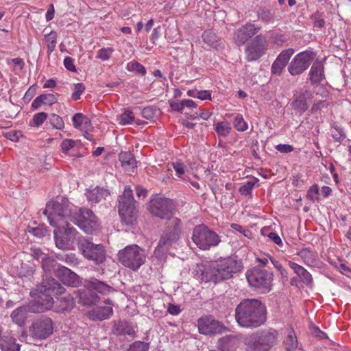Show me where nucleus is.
I'll use <instances>...</instances> for the list:
<instances>
[{
    "instance_id": "obj_1",
    "label": "nucleus",
    "mask_w": 351,
    "mask_h": 351,
    "mask_svg": "<svg viewBox=\"0 0 351 351\" xmlns=\"http://www.w3.org/2000/svg\"><path fill=\"white\" fill-rule=\"evenodd\" d=\"M235 319L243 328L258 327L266 322V307L257 299H243L235 308Z\"/></svg>"
},
{
    "instance_id": "obj_2",
    "label": "nucleus",
    "mask_w": 351,
    "mask_h": 351,
    "mask_svg": "<svg viewBox=\"0 0 351 351\" xmlns=\"http://www.w3.org/2000/svg\"><path fill=\"white\" fill-rule=\"evenodd\" d=\"M65 292V289L58 280L53 278H47L45 280V311L53 309L55 312L64 313L69 311L75 305V300L71 294L66 293L63 296L57 297V303L59 305L54 304L53 298L48 293L54 295H62Z\"/></svg>"
},
{
    "instance_id": "obj_3",
    "label": "nucleus",
    "mask_w": 351,
    "mask_h": 351,
    "mask_svg": "<svg viewBox=\"0 0 351 351\" xmlns=\"http://www.w3.org/2000/svg\"><path fill=\"white\" fill-rule=\"evenodd\" d=\"M45 215L51 226L56 228L59 232L64 230L65 236L71 240L75 239L77 230L70 227L68 221L69 219V211L60 203L55 201H49L45 206Z\"/></svg>"
},
{
    "instance_id": "obj_4",
    "label": "nucleus",
    "mask_w": 351,
    "mask_h": 351,
    "mask_svg": "<svg viewBox=\"0 0 351 351\" xmlns=\"http://www.w3.org/2000/svg\"><path fill=\"white\" fill-rule=\"evenodd\" d=\"M241 269V265L237 261L231 258L221 259L203 271L202 280L216 283L232 278Z\"/></svg>"
},
{
    "instance_id": "obj_5",
    "label": "nucleus",
    "mask_w": 351,
    "mask_h": 351,
    "mask_svg": "<svg viewBox=\"0 0 351 351\" xmlns=\"http://www.w3.org/2000/svg\"><path fill=\"white\" fill-rule=\"evenodd\" d=\"M30 296L31 300L27 305L17 308L10 315L12 322L20 326L25 324L28 312L40 313L43 311V286L41 285L33 289L30 292Z\"/></svg>"
},
{
    "instance_id": "obj_6",
    "label": "nucleus",
    "mask_w": 351,
    "mask_h": 351,
    "mask_svg": "<svg viewBox=\"0 0 351 351\" xmlns=\"http://www.w3.org/2000/svg\"><path fill=\"white\" fill-rule=\"evenodd\" d=\"M277 330L269 328L252 334L247 339V351H268L278 339Z\"/></svg>"
},
{
    "instance_id": "obj_7",
    "label": "nucleus",
    "mask_w": 351,
    "mask_h": 351,
    "mask_svg": "<svg viewBox=\"0 0 351 351\" xmlns=\"http://www.w3.org/2000/svg\"><path fill=\"white\" fill-rule=\"evenodd\" d=\"M181 232V221L178 218H173L167 229L162 234L154 250V255L158 258L162 257L164 253L180 239Z\"/></svg>"
},
{
    "instance_id": "obj_8",
    "label": "nucleus",
    "mask_w": 351,
    "mask_h": 351,
    "mask_svg": "<svg viewBox=\"0 0 351 351\" xmlns=\"http://www.w3.org/2000/svg\"><path fill=\"white\" fill-rule=\"evenodd\" d=\"M119 261L125 267L138 270L146 261L145 250L137 245H130L119 250Z\"/></svg>"
},
{
    "instance_id": "obj_9",
    "label": "nucleus",
    "mask_w": 351,
    "mask_h": 351,
    "mask_svg": "<svg viewBox=\"0 0 351 351\" xmlns=\"http://www.w3.org/2000/svg\"><path fill=\"white\" fill-rule=\"evenodd\" d=\"M118 210L121 220L127 225H132L137 217L136 202L130 186H125L123 194L119 197Z\"/></svg>"
},
{
    "instance_id": "obj_10",
    "label": "nucleus",
    "mask_w": 351,
    "mask_h": 351,
    "mask_svg": "<svg viewBox=\"0 0 351 351\" xmlns=\"http://www.w3.org/2000/svg\"><path fill=\"white\" fill-rule=\"evenodd\" d=\"M77 248L86 259L93 262L96 265L106 261V253L102 244H95L88 239L83 238L78 241Z\"/></svg>"
},
{
    "instance_id": "obj_11",
    "label": "nucleus",
    "mask_w": 351,
    "mask_h": 351,
    "mask_svg": "<svg viewBox=\"0 0 351 351\" xmlns=\"http://www.w3.org/2000/svg\"><path fill=\"white\" fill-rule=\"evenodd\" d=\"M192 240L202 250H208L221 242L219 235L204 224H200L194 228Z\"/></svg>"
},
{
    "instance_id": "obj_12",
    "label": "nucleus",
    "mask_w": 351,
    "mask_h": 351,
    "mask_svg": "<svg viewBox=\"0 0 351 351\" xmlns=\"http://www.w3.org/2000/svg\"><path fill=\"white\" fill-rule=\"evenodd\" d=\"M70 221L78 226L86 233L93 234L98 230L99 223L93 212L86 208H81L69 215Z\"/></svg>"
},
{
    "instance_id": "obj_13",
    "label": "nucleus",
    "mask_w": 351,
    "mask_h": 351,
    "mask_svg": "<svg viewBox=\"0 0 351 351\" xmlns=\"http://www.w3.org/2000/svg\"><path fill=\"white\" fill-rule=\"evenodd\" d=\"M272 277V273L258 267H254L246 272V278L250 285L264 292L271 290Z\"/></svg>"
},
{
    "instance_id": "obj_14",
    "label": "nucleus",
    "mask_w": 351,
    "mask_h": 351,
    "mask_svg": "<svg viewBox=\"0 0 351 351\" xmlns=\"http://www.w3.org/2000/svg\"><path fill=\"white\" fill-rule=\"evenodd\" d=\"M174 207L173 202L171 199L156 195L150 200L148 210L152 215L160 219L171 220Z\"/></svg>"
},
{
    "instance_id": "obj_15",
    "label": "nucleus",
    "mask_w": 351,
    "mask_h": 351,
    "mask_svg": "<svg viewBox=\"0 0 351 351\" xmlns=\"http://www.w3.org/2000/svg\"><path fill=\"white\" fill-rule=\"evenodd\" d=\"M315 58V53L312 51L300 52L292 59L288 66L289 73L293 76L299 75L304 72L311 65Z\"/></svg>"
},
{
    "instance_id": "obj_16",
    "label": "nucleus",
    "mask_w": 351,
    "mask_h": 351,
    "mask_svg": "<svg viewBox=\"0 0 351 351\" xmlns=\"http://www.w3.org/2000/svg\"><path fill=\"white\" fill-rule=\"evenodd\" d=\"M267 42L263 34L255 36L245 47V55L247 61H255L258 60L267 50Z\"/></svg>"
},
{
    "instance_id": "obj_17",
    "label": "nucleus",
    "mask_w": 351,
    "mask_h": 351,
    "mask_svg": "<svg viewBox=\"0 0 351 351\" xmlns=\"http://www.w3.org/2000/svg\"><path fill=\"white\" fill-rule=\"evenodd\" d=\"M198 329L204 335L221 334L227 330L221 322L208 317L198 319Z\"/></svg>"
},
{
    "instance_id": "obj_18",
    "label": "nucleus",
    "mask_w": 351,
    "mask_h": 351,
    "mask_svg": "<svg viewBox=\"0 0 351 351\" xmlns=\"http://www.w3.org/2000/svg\"><path fill=\"white\" fill-rule=\"evenodd\" d=\"M261 27L253 23H247L237 29L234 33V43L241 46L244 45L250 38L254 36Z\"/></svg>"
},
{
    "instance_id": "obj_19",
    "label": "nucleus",
    "mask_w": 351,
    "mask_h": 351,
    "mask_svg": "<svg viewBox=\"0 0 351 351\" xmlns=\"http://www.w3.org/2000/svg\"><path fill=\"white\" fill-rule=\"evenodd\" d=\"M56 274L66 285L76 287L81 283L80 277L64 266L58 265L56 269Z\"/></svg>"
},
{
    "instance_id": "obj_20",
    "label": "nucleus",
    "mask_w": 351,
    "mask_h": 351,
    "mask_svg": "<svg viewBox=\"0 0 351 351\" xmlns=\"http://www.w3.org/2000/svg\"><path fill=\"white\" fill-rule=\"evenodd\" d=\"M109 306H97L88 312L89 317L94 320L102 321L108 319L113 313L112 302L109 299L106 300Z\"/></svg>"
},
{
    "instance_id": "obj_21",
    "label": "nucleus",
    "mask_w": 351,
    "mask_h": 351,
    "mask_svg": "<svg viewBox=\"0 0 351 351\" xmlns=\"http://www.w3.org/2000/svg\"><path fill=\"white\" fill-rule=\"evenodd\" d=\"M312 100V93L308 90L300 93L295 96L294 100L291 102V106L300 112L303 113L308 108V105Z\"/></svg>"
},
{
    "instance_id": "obj_22",
    "label": "nucleus",
    "mask_w": 351,
    "mask_h": 351,
    "mask_svg": "<svg viewBox=\"0 0 351 351\" xmlns=\"http://www.w3.org/2000/svg\"><path fill=\"white\" fill-rule=\"evenodd\" d=\"M113 334L117 336H133L134 330L132 326L125 320L115 322L112 328Z\"/></svg>"
},
{
    "instance_id": "obj_23",
    "label": "nucleus",
    "mask_w": 351,
    "mask_h": 351,
    "mask_svg": "<svg viewBox=\"0 0 351 351\" xmlns=\"http://www.w3.org/2000/svg\"><path fill=\"white\" fill-rule=\"evenodd\" d=\"M298 255L307 266L317 267L319 265L317 254L308 248L302 249Z\"/></svg>"
},
{
    "instance_id": "obj_24",
    "label": "nucleus",
    "mask_w": 351,
    "mask_h": 351,
    "mask_svg": "<svg viewBox=\"0 0 351 351\" xmlns=\"http://www.w3.org/2000/svg\"><path fill=\"white\" fill-rule=\"evenodd\" d=\"M289 267L294 271V272L300 277L301 280L306 285H311L313 282L311 274L302 266L289 261Z\"/></svg>"
},
{
    "instance_id": "obj_25",
    "label": "nucleus",
    "mask_w": 351,
    "mask_h": 351,
    "mask_svg": "<svg viewBox=\"0 0 351 351\" xmlns=\"http://www.w3.org/2000/svg\"><path fill=\"white\" fill-rule=\"evenodd\" d=\"M0 348L2 351H19L20 345L13 337L5 334L0 337Z\"/></svg>"
},
{
    "instance_id": "obj_26",
    "label": "nucleus",
    "mask_w": 351,
    "mask_h": 351,
    "mask_svg": "<svg viewBox=\"0 0 351 351\" xmlns=\"http://www.w3.org/2000/svg\"><path fill=\"white\" fill-rule=\"evenodd\" d=\"M80 302L84 305L90 306L99 302L100 298L93 292V290L88 288V290L78 291Z\"/></svg>"
},
{
    "instance_id": "obj_27",
    "label": "nucleus",
    "mask_w": 351,
    "mask_h": 351,
    "mask_svg": "<svg viewBox=\"0 0 351 351\" xmlns=\"http://www.w3.org/2000/svg\"><path fill=\"white\" fill-rule=\"evenodd\" d=\"M310 80L313 84L320 82L324 77V66L321 62H315L310 70Z\"/></svg>"
},
{
    "instance_id": "obj_28",
    "label": "nucleus",
    "mask_w": 351,
    "mask_h": 351,
    "mask_svg": "<svg viewBox=\"0 0 351 351\" xmlns=\"http://www.w3.org/2000/svg\"><path fill=\"white\" fill-rule=\"evenodd\" d=\"M86 286L88 289L95 290L101 294H108L112 290V287L97 279L93 278L88 281Z\"/></svg>"
},
{
    "instance_id": "obj_29",
    "label": "nucleus",
    "mask_w": 351,
    "mask_h": 351,
    "mask_svg": "<svg viewBox=\"0 0 351 351\" xmlns=\"http://www.w3.org/2000/svg\"><path fill=\"white\" fill-rule=\"evenodd\" d=\"M119 159L123 167L126 170H130L136 167V162L132 154L130 152H122L119 155Z\"/></svg>"
},
{
    "instance_id": "obj_30",
    "label": "nucleus",
    "mask_w": 351,
    "mask_h": 351,
    "mask_svg": "<svg viewBox=\"0 0 351 351\" xmlns=\"http://www.w3.org/2000/svg\"><path fill=\"white\" fill-rule=\"evenodd\" d=\"M108 195V191L101 188H96L86 193L87 197L91 203L99 202Z\"/></svg>"
},
{
    "instance_id": "obj_31",
    "label": "nucleus",
    "mask_w": 351,
    "mask_h": 351,
    "mask_svg": "<svg viewBox=\"0 0 351 351\" xmlns=\"http://www.w3.org/2000/svg\"><path fill=\"white\" fill-rule=\"evenodd\" d=\"M57 258L70 267H75L80 263V260L74 253L71 252L68 254H58L57 256Z\"/></svg>"
},
{
    "instance_id": "obj_32",
    "label": "nucleus",
    "mask_w": 351,
    "mask_h": 351,
    "mask_svg": "<svg viewBox=\"0 0 351 351\" xmlns=\"http://www.w3.org/2000/svg\"><path fill=\"white\" fill-rule=\"evenodd\" d=\"M285 344L287 351H294L298 347L297 337L292 328L288 330V335L285 341Z\"/></svg>"
},
{
    "instance_id": "obj_33",
    "label": "nucleus",
    "mask_w": 351,
    "mask_h": 351,
    "mask_svg": "<svg viewBox=\"0 0 351 351\" xmlns=\"http://www.w3.org/2000/svg\"><path fill=\"white\" fill-rule=\"evenodd\" d=\"M58 233L60 232L57 228L54 230L53 234L56 246L60 249H67L69 246V242L71 241V239L68 237L65 236L64 234V236L62 237L59 236Z\"/></svg>"
},
{
    "instance_id": "obj_34",
    "label": "nucleus",
    "mask_w": 351,
    "mask_h": 351,
    "mask_svg": "<svg viewBox=\"0 0 351 351\" xmlns=\"http://www.w3.org/2000/svg\"><path fill=\"white\" fill-rule=\"evenodd\" d=\"M257 16L259 20L266 23H269L274 20V16L271 11L264 8H261L258 10Z\"/></svg>"
},
{
    "instance_id": "obj_35",
    "label": "nucleus",
    "mask_w": 351,
    "mask_h": 351,
    "mask_svg": "<svg viewBox=\"0 0 351 351\" xmlns=\"http://www.w3.org/2000/svg\"><path fill=\"white\" fill-rule=\"evenodd\" d=\"M215 131L219 136H226L231 131L230 124L226 121H221L217 123Z\"/></svg>"
},
{
    "instance_id": "obj_36",
    "label": "nucleus",
    "mask_w": 351,
    "mask_h": 351,
    "mask_svg": "<svg viewBox=\"0 0 351 351\" xmlns=\"http://www.w3.org/2000/svg\"><path fill=\"white\" fill-rule=\"evenodd\" d=\"M119 123L121 125L131 124L134 121V116L130 110H125L119 117Z\"/></svg>"
},
{
    "instance_id": "obj_37",
    "label": "nucleus",
    "mask_w": 351,
    "mask_h": 351,
    "mask_svg": "<svg viewBox=\"0 0 351 351\" xmlns=\"http://www.w3.org/2000/svg\"><path fill=\"white\" fill-rule=\"evenodd\" d=\"M49 123L52 126L53 128L62 130L64 127V123L62 119L56 114H52L49 117Z\"/></svg>"
},
{
    "instance_id": "obj_38",
    "label": "nucleus",
    "mask_w": 351,
    "mask_h": 351,
    "mask_svg": "<svg viewBox=\"0 0 351 351\" xmlns=\"http://www.w3.org/2000/svg\"><path fill=\"white\" fill-rule=\"evenodd\" d=\"M293 53L294 49L292 48L285 49L278 56L276 60H278V62L287 64Z\"/></svg>"
},
{
    "instance_id": "obj_39",
    "label": "nucleus",
    "mask_w": 351,
    "mask_h": 351,
    "mask_svg": "<svg viewBox=\"0 0 351 351\" xmlns=\"http://www.w3.org/2000/svg\"><path fill=\"white\" fill-rule=\"evenodd\" d=\"M149 347V343L138 341L130 345L126 351H148Z\"/></svg>"
},
{
    "instance_id": "obj_40",
    "label": "nucleus",
    "mask_w": 351,
    "mask_h": 351,
    "mask_svg": "<svg viewBox=\"0 0 351 351\" xmlns=\"http://www.w3.org/2000/svg\"><path fill=\"white\" fill-rule=\"evenodd\" d=\"M202 38L204 42L210 47H214L217 42L216 35L210 31L204 32L202 34Z\"/></svg>"
},
{
    "instance_id": "obj_41",
    "label": "nucleus",
    "mask_w": 351,
    "mask_h": 351,
    "mask_svg": "<svg viewBox=\"0 0 351 351\" xmlns=\"http://www.w3.org/2000/svg\"><path fill=\"white\" fill-rule=\"evenodd\" d=\"M44 123V112L36 113L34 115L29 125L32 128H38Z\"/></svg>"
},
{
    "instance_id": "obj_42",
    "label": "nucleus",
    "mask_w": 351,
    "mask_h": 351,
    "mask_svg": "<svg viewBox=\"0 0 351 351\" xmlns=\"http://www.w3.org/2000/svg\"><path fill=\"white\" fill-rule=\"evenodd\" d=\"M57 34L55 32H51L47 36L45 35V42L48 43L47 47L49 52H52L56 45Z\"/></svg>"
},
{
    "instance_id": "obj_43",
    "label": "nucleus",
    "mask_w": 351,
    "mask_h": 351,
    "mask_svg": "<svg viewBox=\"0 0 351 351\" xmlns=\"http://www.w3.org/2000/svg\"><path fill=\"white\" fill-rule=\"evenodd\" d=\"M234 127L240 132H244L247 129V125L241 115H237L234 119Z\"/></svg>"
},
{
    "instance_id": "obj_44",
    "label": "nucleus",
    "mask_w": 351,
    "mask_h": 351,
    "mask_svg": "<svg viewBox=\"0 0 351 351\" xmlns=\"http://www.w3.org/2000/svg\"><path fill=\"white\" fill-rule=\"evenodd\" d=\"M127 69L130 71H135L144 75L146 73L145 68L138 62H132L127 66Z\"/></svg>"
},
{
    "instance_id": "obj_45",
    "label": "nucleus",
    "mask_w": 351,
    "mask_h": 351,
    "mask_svg": "<svg viewBox=\"0 0 351 351\" xmlns=\"http://www.w3.org/2000/svg\"><path fill=\"white\" fill-rule=\"evenodd\" d=\"M286 66L287 64L283 62H278V60L276 59L271 65V73L274 75H280Z\"/></svg>"
},
{
    "instance_id": "obj_46",
    "label": "nucleus",
    "mask_w": 351,
    "mask_h": 351,
    "mask_svg": "<svg viewBox=\"0 0 351 351\" xmlns=\"http://www.w3.org/2000/svg\"><path fill=\"white\" fill-rule=\"evenodd\" d=\"M331 134L335 141L338 142L342 141L346 137L343 130L339 127H335L331 130Z\"/></svg>"
},
{
    "instance_id": "obj_47",
    "label": "nucleus",
    "mask_w": 351,
    "mask_h": 351,
    "mask_svg": "<svg viewBox=\"0 0 351 351\" xmlns=\"http://www.w3.org/2000/svg\"><path fill=\"white\" fill-rule=\"evenodd\" d=\"M311 19L313 21L314 26L316 27H323L325 25L324 19L322 13L317 12L311 16Z\"/></svg>"
},
{
    "instance_id": "obj_48",
    "label": "nucleus",
    "mask_w": 351,
    "mask_h": 351,
    "mask_svg": "<svg viewBox=\"0 0 351 351\" xmlns=\"http://www.w3.org/2000/svg\"><path fill=\"white\" fill-rule=\"evenodd\" d=\"M85 90V86L82 83H77L75 85L74 92L72 93L71 97L73 100H77L80 98L81 94Z\"/></svg>"
},
{
    "instance_id": "obj_49",
    "label": "nucleus",
    "mask_w": 351,
    "mask_h": 351,
    "mask_svg": "<svg viewBox=\"0 0 351 351\" xmlns=\"http://www.w3.org/2000/svg\"><path fill=\"white\" fill-rule=\"evenodd\" d=\"M156 110L153 106H147L143 109L142 116L147 119H152L155 117Z\"/></svg>"
},
{
    "instance_id": "obj_50",
    "label": "nucleus",
    "mask_w": 351,
    "mask_h": 351,
    "mask_svg": "<svg viewBox=\"0 0 351 351\" xmlns=\"http://www.w3.org/2000/svg\"><path fill=\"white\" fill-rule=\"evenodd\" d=\"M85 117L82 113H76L72 118L73 125L75 128H80L83 125Z\"/></svg>"
},
{
    "instance_id": "obj_51",
    "label": "nucleus",
    "mask_w": 351,
    "mask_h": 351,
    "mask_svg": "<svg viewBox=\"0 0 351 351\" xmlns=\"http://www.w3.org/2000/svg\"><path fill=\"white\" fill-rule=\"evenodd\" d=\"M112 51L113 49L112 48H102L98 51L97 58L102 60H107L110 58Z\"/></svg>"
},
{
    "instance_id": "obj_52",
    "label": "nucleus",
    "mask_w": 351,
    "mask_h": 351,
    "mask_svg": "<svg viewBox=\"0 0 351 351\" xmlns=\"http://www.w3.org/2000/svg\"><path fill=\"white\" fill-rule=\"evenodd\" d=\"M319 194V188L317 185H313L307 192V198L314 202Z\"/></svg>"
},
{
    "instance_id": "obj_53",
    "label": "nucleus",
    "mask_w": 351,
    "mask_h": 351,
    "mask_svg": "<svg viewBox=\"0 0 351 351\" xmlns=\"http://www.w3.org/2000/svg\"><path fill=\"white\" fill-rule=\"evenodd\" d=\"M310 330L312 335L315 337H317L320 339L327 338L326 334L322 331L318 327L315 326H312Z\"/></svg>"
},
{
    "instance_id": "obj_54",
    "label": "nucleus",
    "mask_w": 351,
    "mask_h": 351,
    "mask_svg": "<svg viewBox=\"0 0 351 351\" xmlns=\"http://www.w3.org/2000/svg\"><path fill=\"white\" fill-rule=\"evenodd\" d=\"M254 186V182H247L245 184L240 187L239 191L241 192V194L247 195L251 193Z\"/></svg>"
},
{
    "instance_id": "obj_55",
    "label": "nucleus",
    "mask_w": 351,
    "mask_h": 351,
    "mask_svg": "<svg viewBox=\"0 0 351 351\" xmlns=\"http://www.w3.org/2000/svg\"><path fill=\"white\" fill-rule=\"evenodd\" d=\"M21 136V132L19 131H10L5 134V137L14 142L18 141Z\"/></svg>"
},
{
    "instance_id": "obj_56",
    "label": "nucleus",
    "mask_w": 351,
    "mask_h": 351,
    "mask_svg": "<svg viewBox=\"0 0 351 351\" xmlns=\"http://www.w3.org/2000/svg\"><path fill=\"white\" fill-rule=\"evenodd\" d=\"M27 230L29 233L32 234L36 237L41 238L44 235L43 229L40 227H30L27 228Z\"/></svg>"
},
{
    "instance_id": "obj_57",
    "label": "nucleus",
    "mask_w": 351,
    "mask_h": 351,
    "mask_svg": "<svg viewBox=\"0 0 351 351\" xmlns=\"http://www.w3.org/2000/svg\"><path fill=\"white\" fill-rule=\"evenodd\" d=\"M53 332V324L51 318H45V338Z\"/></svg>"
},
{
    "instance_id": "obj_58",
    "label": "nucleus",
    "mask_w": 351,
    "mask_h": 351,
    "mask_svg": "<svg viewBox=\"0 0 351 351\" xmlns=\"http://www.w3.org/2000/svg\"><path fill=\"white\" fill-rule=\"evenodd\" d=\"M65 68L71 72H76L75 66L73 64V60L71 57H66L64 60Z\"/></svg>"
},
{
    "instance_id": "obj_59",
    "label": "nucleus",
    "mask_w": 351,
    "mask_h": 351,
    "mask_svg": "<svg viewBox=\"0 0 351 351\" xmlns=\"http://www.w3.org/2000/svg\"><path fill=\"white\" fill-rule=\"evenodd\" d=\"M276 149L281 153H289L293 150V147L287 144H279L276 147Z\"/></svg>"
},
{
    "instance_id": "obj_60",
    "label": "nucleus",
    "mask_w": 351,
    "mask_h": 351,
    "mask_svg": "<svg viewBox=\"0 0 351 351\" xmlns=\"http://www.w3.org/2000/svg\"><path fill=\"white\" fill-rule=\"evenodd\" d=\"M269 260L274 265V266L280 272V274L282 276H287V271L286 269L283 268L282 265L279 263V261L273 259L271 257H269Z\"/></svg>"
},
{
    "instance_id": "obj_61",
    "label": "nucleus",
    "mask_w": 351,
    "mask_h": 351,
    "mask_svg": "<svg viewBox=\"0 0 351 351\" xmlns=\"http://www.w3.org/2000/svg\"><path fill=\"white\" fill-rule=\"evenodd\" d=\"M75 145V142L71 139H65L62 142L61 146L64 151H68L71 148L73 147Z\"/></svg>"
},
{
    "instance_id": "obj_62",
    "label": "nucleus",
    "mask_w": 351,
    "mask_h": 351,
    "mask_svg": "<svg viewBox=\"0 0 351 351\" xmlns=\"http://www.w3.org/2000/svg\"><path fill=\"white\" fill-rule=\"evenodd\" d=\"M44 104V95L37 97L32 104V108L34 110L38 108Z\"/></svg>"
},
{
    "instance_id": "obj_63",
    "label": "nucleus",
    "mask_w": 351,
    "mask_h": 351,
    "mask_svg": "<svg viewBox=\"0 0 351 351\" xmlns=\"http://www.w3.org/2000/svg\"><path fill=\"white\" fill-rule=\"evenodd\" d=\"M196 97L202 100L211 99V94L207 90L198 91Z\"/></svg>"
},
{
    "instance_id": "obj_64",
    "label": "nucleus",
    "mask_w": 351,
    "mask_h": 351,
    "mask_svg": "<svg viewBox=\"0 0 351 351\" xmlns=\"http://www.w3.org/2000/svg\"><path fill=\"white\" fill-rule=\"evenodd\" d=\"M173 167L178 176H181L184 173V165L180 162L173 163Z\"/></svg>"
}]
</instances>
